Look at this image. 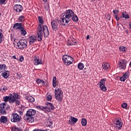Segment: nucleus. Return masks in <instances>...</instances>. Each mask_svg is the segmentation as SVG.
<instances>
[{
    "instance_id": "nucleus-1",
    "label": "nucleus",
    "mask_w": 131,
    "mask_h": 131,
    "mask_svg": "<svg viewBox=\"0 0 131 131\" xmlns=\"http://www.w3.org/2000/svg\"><path fill=\"white\" fill-rule=\"evenodd\" d=\"M73 15H74V12L71 9L67 10L64 13L61 14L62 17H61L59 20H57L58 23H59L60 25L65 26L66 24L71 21V18Z\"/></svg>"
},
{
    "instance_id": "nucleus-2",
    "label": "nucleus",
    "mask_w": 131,
    "mask_h": 131,
    "mask_svg": "<svg viewBox=\"0 0 131 131\" xmlns=\"http://www.w3.org/2000/svg\"><path fill=\"white\" fill-rule=\"evenodd\" d=\"M42 32L43 33L44 37H48L50 32H49V29L48 28V26L44 25L41 27V25H39L38 27L37 31V39L38 41H41L42 40Z\"/></svg>"
},
{
    "instance_id": "nucleus-3",
    "label": "nucleus",
    "mask_w": 131,
    "mask_h": 131,
    "mask_svg": "<svg viewBox=\"0 0 131 131\" xmlns=\"http://www.w3.org/2000/svg\"><path fill=\"white\" fill-rule=\"evenodd\" d=\"M36 114V111L34 109H29L27 112L25 116L24 117V119L25 121L30 122L32 121L33 119V116Z\"/></svg>"
},
{
    "instance_id": "nucleus-4",
    "label": "nucleus",
    "mask_w": 131,
    "mask_h": 131,
    "mask_svg": "<svg viewBox=\"0 0 131 131\" xmlns=\"http://www.w3.org/2000/svg\"><path fill=\"white\" fill-rule=\"evenodd\" d=\"M17 97H18V94L17 93L10 94L9 96H4L3 97V101L4 102H8L9 101L10 104H13V103H15Z\"/></svg>"
},
{
    "instance_id": "nucleus-5",
    "label": "nucleus",
    "mask_w": 131,
    "mask_h": 131,
    "mask_svg": "<svg viewBox=\"0 0 131 131\" xmlns=\"http://www.w3.org/2000/svg\"><path fill=\"white\" fill-rule=\"evenodd\" d=\"M54 96L56 100H57L58 102H61L63 98L61 97V95H63V92H62V90L60 88H56L54 90Z\"/></svg>"
},
{
    "instance_id": "nucleus-6",
    "label": "nucleus",
    "mask_w": 131,
    "mask_h": 131,
    "mask_svg": "<svg viewBox=\"0 0 131 131\" xmlns=\"http://www.w3.org/2000/svg\"><path fill=\"white\" fill-rule=\"evenodd\" d=\"M62 59L63 63L67 66H69L73 62V58L68 55H64Z\"/></svg>"
},
{
    "instance_id": "nucleus-7",
    "label": "nucleus",
    "mask_w": 131,
    "mask_h": 131,
    "mask_svg": "<svg viewBox=\"0 0 131 131\" xmlns=\"http://www.w3.org/2000/svg\"><path fill=\"white\" fill-rule=\"evenodd\" d=\"M8 109H10V106L7 105V104L5 102L1 103L0 104V114L1 115H5V114H7V112H6V110H8Z\"/></svg>"
},
{
    "instance_id": "nucleus-8",
    "label": "nucleus",
    "mask_w": 131,
    "mask_h": 131,
    "mask_svg": "<svg viewBox=\"0 0 131 131\" xmlns=\"http://www.w3.org/2000/svg\"><path fill=\"white\" fill-rule=\"evenodd\" d=\"M17 48L19 50H24L27 47V41L25 39L20 40L17 43Z\"/></svg>"
},
{
    "instance_id": "nucleus-9",
    "label": "nucleus",
    "mask_w": 131,
    "mask_h": 131,
    "mask_svg": "<svg viewBox=\"0 0 131 131\" xmlns=\"http://www.w3.org/2000/svg\"><path fill=\"white\" fill-rule=\"evenodd\" d=\"M21 121V116L17 113H13L11 117V121L12 122H19Z\"/></svg>"
},
{
    "instance_id": "nucleus-10",
    "label": "nucleus",
    "mask_w": 131,
    "mask_h": 131,
    "mask_svg": "<svg viewBox=\"0 0 131 131\" xmlns=\"http://www.w3.org/2000/svg\"><path fill=\"white\" fill-rule=\"evenodd\" d=\"M106 80H107L106 78H103L101 79L99 81V87L102 92H106V91H107L106 86H105V81H106Z\"/></svg>"
},
{
    "instance_id": "nucleus-11",
    "label": "nucleus",
    "mask_w": 131,
    "mask_h": 131,
    "mask_svg": "<svg viewBox=\"0 0 131 131\" xmlns=\"http://www.w3.org/2000/svg\"><path fill=\"white\" fill-rule=\"evenodd\" d=\"M119 68L120 69H125L126 68V60L121 59L118 62Z\"/></svg>"
},
{
    "instance_id": "nucleus-12",
    "label": "nucleus",
    "mask_w": 131,
    "mask_h": 131,
    "mask_svg": "<svg viewBox=\"0 0 131 131\" xmlns=\"http://www.w3.org/2000/svg\"><path fill=\"white\" fill-rule=\"evenodd\" d=\"M51 26L53 30L54 31H57L58 29H59V25H58V23L55 20H52L51 21Z\"/></svg>"
},
{
    "instance_id": "nucleus-13",
    "label": "nucleus",
    "mask_w": 131,
    "mask_h": 131,
    "mask_svg": "<svg viewBox=\"0 0 131 131\" xmlns=\"http://www.w3.org/2000/svg\"><path fill=\"white\" fill-rule=\"evenodd\" d=\"M24 27L23 26V24L22 23H15L13 25V28L15 29V30H19V31H20L23 28H24Z\"/></svg>"
},
{
    "instance_id": "nucleus-14",
    "label": "nucleus",
    "mask_w": 131,
    "mask_h": 131,
    "mask_svg": "<svg viewBox=\"0 0 131 131\" xmlns=\"http://www.w3.org/2000/svg\"><path fill=\"white\" fill-rule=\"evenodd\" d=\"M115 124H116V129H121V128L122 127V125L123 123L121 122L119 120L116 119L115 120Z\"/></svg>"
},
{
    "instance_id": "nucleus-15",
    "label": "nucleus",
    "mask_w": 131,
    "mask_h": 131,
    "mask_svg": "<svg viewBox=\"0 0 131 131\" xmlns=\"http://www.w3.org/2000/svg\"><path fill=\"white\" fill-rule=\"evenodd\" d=\"M13 10L15 12H16V13H21L23 10V7L20 5H15L13 7Z\"/></svg>"
},
{
    "instance_id": "nucleus-16",
    "label": "nucleus",
    "mask_w": 131,
    "mask_h": 131,
    "mask_svg": "<svg viewBox=\"0 0 131 131\" xmlns=\"http://www.w3.org/2000/svg\"><path fill=\"white\" fill-rule=\"evenodd\" d=\"M128 77H129V72L127 71L122 77H120V80L124 82L127 78H128Z\"/></svg>"
},
{
    "instance_id": "nucleus-17",
    "label": "nucleus",
    "mask_w": 131,
    "mask_h": 131,
    "mask_svg": "<svg viewBox=\"0 0 131 131\" xmlns=\"http://www.w3.org/2000/svg\"><path fill=\"white\" fill-rule=\"evenodd\" d=\"M34 64L36 66H37V65H41V64H42V61H41V60L40 59L39 60V57H38V56H35L34 57Z\"/></svg>"
},
{
    "instance_id": "nucleus-18",
    "label": "nucleus",
    "mask_w": 131,
    "mask_h": 131,
    "mask_svg": "<svg viewBox=\"0 0 131 131\" xmlns=\"http://www.w3.org/2000/svg\"><path fill=\"white\" fill-rule=\"evenodd\" d=\"M77 121H78V119L74 117L71 116V120H69V122L70 124H73L74 123H76Z\"/></svg>"
},
{
    "instance_id": "nucleus-19",
    "label": "nucleus",
    "mask_w": 131,
    "mask_h": 131,
    "mask_svg": "<svg viewBox=\"0 0 131 131\" xmlns=\"http://www.w3.org/2000/svg\"><path fill=\"white\" fill-rule=\"evenodd\" d=\"M1 75L4 77V78H6V79H7V78L10 76V72L9 71H5Z\"/></svg>"
},
{
    "instance_id": "nucleus-20",
    "label": "nucleus",
    "mask_w": 131,
    "mask_h": 131,
    "mask_svg": "<svg viewBox=\"0 0 131 131\" xmlns=\"http://www.w3.org/2000/svg\"><path fill=\"white\" fill-rule=\"evenodd\" d=\"M109 67H110V64H109V63L107 62H103L102 63V68L104 70H108Z\"/></svg>"
},
{
    "instance_id": "nucleus-21",
    "label": "nucleus",
    "mask_w": 131,
    "mask_h": 131,
    "mask_svg": "<svg viewBox=\"0 0 131 131\" xmlns=\"http://www.w3.org/2000/svg\"><path fill=\"white\" fill-rule=\"evenodd\" d=\"M30 45H32L34 42H35L36 39L34 36H31L29 37Z\"/></svg>"
},
{
    "instance_id": "nucleus-22",
    "label": "nucleus",
    "mask_w": 131,
    "mask_h": 131,
    "mask_svg": "<svg viewBox=\"0 0 131 131\" xmlns=\"http://www.w3.org/2000/svg\"><path fill=\"white\" fill-rule=\"evenodd\" d=\"M0 122H2L3 123L8 122V118H7V117L2 116L0 118Z\"/></svg>"
},
{
    "instance_id": "nucleus-23",
    "label": "nucleus",
    "mask_w": 131,
    "mask_h": 131,
    "mask_svg": "<svg viewBox=\"0 0 131 131\" xmlns=\"http://www.w3.org/2000/svg\"><path fill=\"white\" fill-rule=\"evenodd\" d=\"M38 21L40 24L38 27H39V25H41V27H42V25L43 24V23H45V22L43 21V19H42V17L38 16Z\"/></svg>"
},
{
    "instance_id": "nucleus-24",
    "label": "nucleus",
    "mask_w": 131,
    "mask_h": 131,
    "mask_svg": "<svg viewBox=\"0 0 131 131\" xmlns=\"http://www.w3.org/2000/svg\"><path fill=\"white\" fill-rule=\"evenodd\" d=\"M58 85V82H57V79L56 77H53V88H56Z\"/></svg>"
},
{
    "instance_id": "nucleus-25",
    "label": "nucleus",
    "mask_w": 131,
    "mask_h": 131,
    "mask_svg": "<svg viewBox=\"0 0 131 131\" xmlns=\"http://www.w3.org/2000/svg\"><path fill=\"white\" fill-rule=\"evenodd\" d=\"M26 100H27V101H28L29 102H34V101H35L34 98H33L31 96H26Z\"/></svg>"
},
{
    "instance_id": "nucleus-26",
    "label": "nucleus",
    "mask_w": 131,
    "mask_h": 131,
    "mask_svg": "<svg viewBox=\"0 0 131 131\" xmlns=\"http://www.w3.org/2000/svg\"><path fill=\"white\" fill-rule=\"evenodd\" d=\"M122 16L123 18H124L125 19H129V15H128L126 12H122Z\"/></svg>"
},
{
    "instance_id": "nucleus-27",
    "label": "nucleus",
    "mask_w": 131,
    "mask_h": 131,
    "mask_svg": "<svg viewBox=\"0 0 131 131\" xmlns=\"http://www.w3.org/2000/svg\"><path fill=\"white\" fill-rule=\"evenodd\" d=\"M5 69H7V66L6 64H3L0 65V73H2L3 70H5Z\"/></svg>"
},
{
    "instance_id": "nucleus-28",
    "label": "nucleus",
    "mask_w": 131,
    "mask_h": 131,
    "mask_svg": "<svg viewBox=\"0 0 131 131\" xmlns=\"http://www.w3.org/2000/svg\"><path fill=\"white\" fill-rule=\"evenodd\" d=\"M46 105H47V106H46V107H48V108L50 107L52 110H54V109H55V106H54V105H53V104H52L50 102H47L46 103Z\"/></svg>"
},
{
    "instance_id": "nucleus-29",
    "label": "nucleus",
    "mask_w": 131,
    "mask_h": 131,
    "mask_svg": "<svg viewBox=\"0 0 131 131\" xmlns=\"http://www.w3.org/2000/svg\"><path fill=\"white\" fill-rule=\"evenodd\" d=\"M71 19L73 22H77L78 21V17L74 14L72 16Z\"/></svg>"
},
{
    "instance_id": "nucleus-30",
    "label": "nucleus",
    "mask_w": 131,
    "mask_h": 131,
    "mask_svg": "<svg viewBox=\"0 0 131 131\" xmlns=\"http://www.w3.org/2000/svg\"><path fill=\"white\" fill-rule=\"evenodd\" d=\"M78 68L80 70H82V69L84 68V65L83 64V63L80 62L78 64Z\"/></svg>"
},
{
    "instance_id": "nucleus-31",
    "label": "nucleus",
    "mask_w": 131,
    "mask_h": 131,
    "mask_svg": "<svg viewBox=\"0 0 131 131\" xmlns=\"http://www.w3.org/2000/svg\"><path fill=\"white\" fill-rule=\"evenodd\" d=\"M81 123L83 126H86V123H88V121H86V119H82L81 120Z\"/></svg>"
},
{
    "instance_id": "nucleus-32",
    "label": "nucleus",
    "mask_w": 131,
    "mask_h": 131,
    "mask_svg": "<svg viewBox=\"0 0 131 131\" xmlns=\"http://www.w3.org/2000/svg\"><path fill=\"white\" fill-rule=\"evenodd\" d=\"M37 83H41V82H42V85L45 86L46 85V82H45V81L40 79H37L36 80Z\"/></svg>"
},
{
    "instance_id": "nucleus-33",
    "label": "nucleus",
    "mask_w": 131,
    "mask_h": 131,
    "mask_svg": "<svg viewBox=\"0 0 131 131\" xmlns=\"http://www.w3.org/2000/svg\"><path fill=\"white\" fill-rule=\"evenodd\" d=\"M19 31H20V33H21V35L25 36L27 34L26 30L25 29H24V27L21 30H20Z\"/></svg>"
},
{
    "instance_id": "nucleus-34",
    "label": "nucleus",
    "mask_w": 131,
    "mask_h": 131,
    "mask_svg": "<svg viewBox=\"0 0 131 131\" xmlns=\"http://www.w3.org/2000/svg\"><path fill=\"white\" fill-rule=\"evenodd\" d=\"M119 50L121 52H122L123 53H125V52L126 51V48H125V47L120 46L119 47Z\"/></svg>"
},
{
    "instance_id": "nucleus-35",
    "label": "nucleus",
    "mask_w": 131,
    "mask_h": 131,
    "mask_svg": "<svg viewBox=\"0 0 131 131\" xmlns=\"http://www.w3.org/2000/svg\"><path fill=\"white\" fill-rule=\"evenodd\" d=\"M44 112H46V113H49V112H51V108L45 106L44 107Z\"/></svg>"
},
{
    "instance_id": "nucleus-36",
    "label": "nucleus",
    "mask_w": 131,
    "mask_h": 131,
    "mask_svg": "<svg viewBox=\"0 0 131 131\" xmlns=\"http://www.w3.org/2000/svg\"><path fill=\"white\" fill-rule=\"evenodd\" d=\"M19 95H18L17 94V96L16 97V98L15 99V100L14 101V102H15V104H16V105H20V100H18V99H19Z\"/></svg>"
},
{
    "instance_id": "nucleus-37",
    "label": "nucleus",
    "mask_w": 131,
    "mask_h": 131,
    "mask_svg": "<svg viewBox=\"0 0 131 131\" xmlns=\"http://www.w3.org/2000/svg\"><path fill=\"white\" fill-rule=\"evenodd\" d=\"M35 108L38 110H41V111H44L45 107L42 106H36Z\"/></svg>"
},
{
    "instance_id": "nucleus-38",
    "label": "nucleus",
    "mask_w": 131,
    "mask_h": 131,
    "mask_svg": "<svg viewBox=\"0 0 131 131\" xmlns=\"http://www.w3.org/2000/svg\"><path fill=\"white\" fill-rule=\"evenodd\" d=\"M4 41V35L3 33H0V43H2Z\"/></svg>"
},
{
    "instance_id": "nucleus-39",
    "label": "nucleus",
    "mask_w": 131,
    "mask_h": 131,
    "mask_svg": "<svg viewBox=\"0 0 131 131\" xmlns=\"http://www.w3.org/2000/svg\"><path fill=\"white\" fill-rule=\"evenodd\" d=\"M11 130L12 131H20V129H19V128L16 127V126H13L11 128Z\"/></svg>"
},
{
    "instance_id": "nucleus-40",
    "label": "nucleus",
    "mask_w": 131,
    "mask_h": 131,
    "mask_svg": "<svg viewBox=\"0 0 131 131\" xmlns=\"http://www.w3.org/2000/svg\"><path fill=\"white\" fill-rule=\"evenodd\" d=\"M24 16L21 15L18 17V20L19 22H23V21H24Z\"/></svg>"
},
{
    "instance_id": "nucleus-41",
    "label": "nucleus",
    "mask_w": 131,
    "mask_h": 131,
    "mask_svg": "<svg viewBox=\"0 0 131 131\" xmlns=\"http://www.w3.org/2000/svg\"><path fill=\"white\" fill-rule=\"evenodd\" d=\"M121 107L122 108H126V107H127V103L125 102L123 103L121 105Z\"/></svg>"
},
{
    "instance_id": "nucleus-42",
    "label": "nucleus",
    "mask_w": 131,
    "mask_h": 131,
    "mask_svg": "<svg viewBox=\"0 0 131 131\" xmlns=\"http://www.w3.org/2000/svg\"><path fill=\"white\" fill-rule=\"evenodd\" d=\"M117 26L118 30H121V27H120V26H122V25L119 24V23H117Z\"/></svg>"
},
{
    "instance_id": "nucleus-43",
    "label": "nucleus",
    "mask_w": 131,
    "mask_h": 131,
    "mask_svg": "<svg viewBox=\"0 0 131 131\" xmlns=\"http://www.w3.org/2000/svg\"><path fill=\"white\" fill-rule=\"evenodd\" d=\"M75 43H76V42L73 41L71 42H68V46H73V45H75Z\"/></svg>"
},
{
    "instance_id": "nucleus-44",
    "label": "nucleus",
    "mask_w": 131,
    "mask_h": 131,
    "mask_svg": "<svg viewBox=\"0 0 131 131\" xmlns=\"http://www.w3.org/2000/svg\"><path fill=\"white\" fill-rule=\"evenodd\" d=\"M47 100H48V101H51L52 100V95H48L47 97Z\"/></svg>"
},
{
    "instance_id": "nucleus-45",
    "label": "nucleus",
    "mask_w": 131,
    "mask_h": 131,
    "mask_svg": "<svg viewBox=\"0 0 131 131\" xmlns=\"http://www.w3.org/2000/svg\"><path fill=\"white\" fill-rule=\"evenodd\" d=\"M106 19H107L108 21H110V19H111V15L110 14H107L106 16Z\"/></svg>"
},
{
    "instance_id": "nucleus-46",
    "label": "nucleus",
    "mask_w": 131,
    "mask_h": 131,
    "mask_svg": "<svg viewBox=\"0 0 131 131\" xmlns=\"http://www.w3.org/2000/svg\"><path fill=\"white\" fill-rule=\"evenodd\" d=\"M53 125V121H49L48 122V126H52Z\"/></svg>"
},
{
    "instance_id": "nucleus-47",
    "label": "nucleus",
    "mask_w": 131,
    "mask_h": 131,
    "mask_svg": "<svg viewBox=\"0 0 131 131\" xmlns=\"http://www.w3.org/2000/svg\"><path fill=\"white\" fill-rule=\"evenodd\" d=\"M19 61L20 62H23V61H24V57H23V56H20L19 57Z\"/></svg>"
},
{
    "instance_id": "nucleus-48",
    "label": "nucleus",
    "mask_w": 131,
    "mask_h": 131,
    "mask_svg": "<svg viewBox=\"0 0 131 131\" xmlns=\"http://www.w3.org/2000/svg\"><path fill=\"white\" fill-rule=\"evenodd\" d=\"M5 2L6 0H0V5H4Z\"/></svg>"
},
{
    "instance_id": "nucleus-49",
    "label": "nucleus",
    "mask_w": 131,
    "mask_h": 131,
    "mask_svg": "<svg viewBox=\"0 0 131 131\" xmlns=\"http://www.w3.org/2000/svg\"><path fill=\"white\" fill-rule=\"evenodd\" d=\"M118 12H119V10H113V13H114V14L115 15L118 14Z\"/></svg>"
},
{
    "instance_id": "nucleus-50",
    "label": "nucleus",
    "mask_w": 131,
    "mask_h": 131,
    "mask_svg": "<svg viewBox=\"0 0 131 131\" xmlns=\"http://www.w3.org/2000/svg\"><path fill=\"white\" fill-rule=\"evenodd\" d=\"M49 6L46 5V6H45V11H48V10H49Z\"/></svg>"
},
{
    "instance_id": "nucleus-51",
    "label": "nucleus",
    "mask_w": 131,
    "mask_h": 131,
    "mask_svg": "<svg viewBox=\"0 0 131 131\" xmlns=\"http://www.w3.org/2000/svg\"><path fill=\"white\" fill-rule=\"evenodd\" d=\"M12 58L13 59H14V60H17V57H16V56H15V55L12 56Z\"/></svg>"
},
{
    "instance_id": "nucleus-52",
    "label": "nucleus",
    "mask_w": 131,
    "mask_h": 131,
    "mask_svg": "<svg viewBox=\"0 0 131 131\" xmlns=\"http://www.w3.org/2000/svg\"><path fill=\"white\" fill-rule=\"evenodd\" d=\"M18 113L20 115H23V112L22 111H19Z\"/></svg>"
},
{
    "instance_id": "nucleus-53",
    "label": "nucleus",
    "mask_w": 131,
    "mask_h": 131,
    "mask_svg": "<svg viewBox=\"0 0 131 131\" xmlns=\"http://www.w3.org/2000/svg\"><path fill=\"white\" fill-rule=\"evenodd\" d=\"M115 18H116V19L117 20V21H118L120 19V18H119V17H118V16H117Z\"/></svg>"
},
{
    "instance_id": "nucleus-54",
    "label": "nucleus",
    "mask_w": 131,
    "mask_h": 131,
    "mask_svg": "<svg viewBox=\"0 0 131 131\" xmlns=\"http://www.w3.org/2000/svg\"><path fill=\"white\" fill-rule=\"evenodd\" d=\"M114 17L115 18H116V17H118V14H115Z\"/></svg>"
},
{
    "instance_id": "nucleus-55",
    "label": "nucleus",
    "mask_w": 131,
    "mask_h": 131,
    "mask_svg": "<svg viewBox=\"0 0 131 131\" xmlns=\"http://www.w3.org/2000/svg\"><path fill=\"white\" fill-rule=\"evenodd\" d=\"M86 38H87L88 39H90V35H87Z\"/></svg>"
},
{
    "instance_id": "nucleus-56",
    "label": "nucleus",
    "mask_w": 131,
    "mask_h": 131,
    "mask_svg": "<svg viewBox=\"0 0 131 131\" xmlns=\"http://www.w3.org/2000/svg\"><path fill=\"white\" fill-rule=\"evenodd\" d=\"M19 77H20V78H21V77H22V75L20 74L18 76Z\"/></svg>"
},
{
    "instance_id": "nucleus-57",
    "label": "nucleus",
    "mask_w": 131,
    "mask_h": 131,
    "mask_svg": "<svg viewBox=\"0 0 131 131\" xmlns=\"http://www.w3.org/2000/svg\"><path fill=\"white\" fill-rule=\"evenodd\" d=\"M43 2H44V3H47L48 2V0H43Z\"/></svg>"
},
{
    "instance_id": "nucleus-58",
    "label": "nucleus",
    "mask_w": 131,
    "mask_h": 131,
    "mask_svg": "<svg viewBox=\"0 0 131 131\" xmlns=\"http://www.w3.org/2000/svg\"><path fill=\"white\" fill-rule=\"evenodd\" d=\"M16 75H17V76H19V73H16Z\"/></svg>"
},
{
    "instance_id": "nucleus-59",
    "label": "nucleus",
    "mask_w": 131,
    "mask_h": 131,
    "mask_svg": "<svg viewBox=\"0 0 131 131\" xmlns=\"http://www.w3.org/2000/svg\"><path fill=\"white\" fill-rule=\"evenodd\" d=\"M0 31H1V32H3V30H0Z\"/></svg>"
},
{
    "instance_id": "nucleus-60",
    "label": "nucleus",
    "mask_w": 131,
    "mask_h": 131,
    "mask_svg": "<svg viewBox=\"0 0 131 131\" xmlns=\"http://www.w3.org/2000/svg\"><path fill=\"white\" fill-rule=\"evenodd\" d=\"M3 90H4V91H6V90L5 89V88H3Z\"/></svg>"
},
{
    "instance_id": "nucleus-61",
    "label": "nucleus",
    "mask_w": 131,
    "mask_h": 131,
    "mask_svg": "<svg viewBox=\"0 0 131 131\" xmlns=\"http://www.w3.org/2000/svg\"><path fill=\"white\" fill-rule=\"evenodd\" d=\"M5 91H6V90H7V88H6V89H5Z\"/></svg>"
},
{
    "instance_id": "nucleus-62",
    "label": "nucleus",
    "mask_w": 131,
    "mask_h": 131,
    "mask_svg": "<svg viewBox=\"0 0 131 131\" xmlns=\"http://www.w3.org/2000/svg\"><path fill=\"white\" fill-rule=\"evenodd\" d=\"M41 83H42V82H41Z\"/></svg>"
},
{
    "instance_id": "nucleus-63",
    "label": "nucleus",
    "mask_w": 131,
    "mask_h": 131,
    "mask_svg": "<svg viewBox=\"0 0 131 131\" xmlns=\"http://www.w3.org/2000/svg\"><path fill=\"white\" fill-rule=\"evenodd\" d=\"M120 18V19L121 18V16L120 17H119Z\"/></svg>"
},
{
    "instance_id": "nucleus-64",
    "label": "nucleus",
    "mask_w": 131,
    "mask_h": 131,
    "mask_svg": "<svg viewBox=\"0 0 131 131\" xmlns=\"http://www.w3.org/2000/svg\"><path fill=\"white\" fill-rule=\"evenodd\" d=\"M93 1H95V0H93Z\"/></svg>"
}]
</instances>
